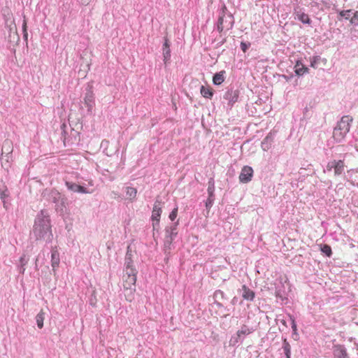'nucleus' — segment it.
<instances>
[{"mask_svg":"<svg viewBox=\"0 0 358 358\" xmlns=\"http://www.w3.org/2000/svg\"><path fill=\"white\" fill-rule=\"evenodd\" d=\"M33 234L36 240L50 243L52 240L50 216L47 210H42L37 215L33 228Z\"/></svg>","mask_w":358,"mask_h":358,"instance_id":"nucleus-1","label":"nucleus"},{"mask_svg":"<svg viewBox=\"0 0 358 358\" xmlns=\"http://www.w3.org/2000/svg\"><path fill=\"white\" fill-rule=\"evenodd\" d=\"M234 24V20L232 14L227 13L226 6L223 5L217 22V30L219 33H222L224 29L229 30L233 28Z\"/></svg>","mask_w":358,"mask_h":358,"instance_id":"nucleus-2","label":"nucleus"},{"mask_svg":"<svg viewBox=\"0 0 358 358\" xmlns=\"http://www.w3.org/2000/svg\"><path fill=\"white\" fill-rule=\"evenodd\" d=\"M352 121V118L349 115H346L343 116L341 121L338 122L333 133V136L336 141H341L349 132L350 128V123Z\"/></svg>","mask_w":358,"mask_h":358,"instance_id":"nucleus-3","label":"nucleus"},{"mask_svg":"<svg viewBox=\"0 0 358 358\" xmlns=\"http://www.w3.org/2000/svg\"><path fill=\"white\" fill-rule=\"evenodd\" d=\"M43 197L55 203V209L57 211L63 212L65 208V202L64 198L62 197L61 194L55 189H45L43 194Z\"/></svg>","mask_w":358,"mask_h":358,"instance_id":"nucleus-4","label":"nucleus"},{"mask_svg":"<svg viewBox=\"0 0 358 358\" xmlns=\"http://www.w3.org/2000/svg\"><path fill=\"white\" fill-rule=\"evenodd\" d=\"M178 221L171 224L165 228V238L164 243V248L165 252L169 251L171 248V244L178 234Z\"/></svg>","mask_w":358,"mask_h":358,"instance_id":"nucleus-5","label":"nucleus"},{"mask_svg":"<svg viewBox=\"0 0 358 358\" xmlns=\"http://www.w3.org/2000/svg\"><path fill=\"white\" fill-rule=\"evenodd\" d=\"M66 124H62L61 125V129H62V134L64 137L63 141L64 145H72L74 144H78V143L80 141V136L79 133L74 129H71V136L66 137V135L67 134V131L66 130Z\"/></svg>","mask_w":358,"mask_h":358,"instance_id":"nucleus-6","label":"nucleus"},{"mask_svg":"<svg viewBox=\"0 0 358 358\" xmlns=\"http://www.w3.org/2000/svg\"><path fill=\"white\" fill-rule=\"evenodd\" d=\"M345 165L343 160H332L328 162L327 165V170L331 171L332 169L334 171L336 176L341 175L345 169Z\"/></svg>","mask_w":358,"mask_h":358,"instance_id":"nucleus-7","label":"nucleus"},{"mask_svg":"<svg viewBox=\"0 0 358 358\" xmlns=\"http://www.w3.org/2000/svg\"><path fill=\"white\" fill-rule=\"evenodd\" d=\"M136 276L135 275H123V287L124 289L129 291L131 294L136 289Z\"/></svg>","mask_w":358,"mask_h":358,"instance_id":"nucleus-8","label":"nucleus"},{"mask_svg":"<svg viewBox=\"0 0 358 358\" xmlns=\"http://www.w3.org/2000/svg\"><path fill=\"white\" fill-rule=\"evenodd\" d=\"M253 170L250 166H245L240 173L239 180L241 182L247 183L252 179Z\"/></svg>","mask_w":358,"mask_h":358,"instance_id":"nucleus-9","label":"nucleus"},{"mask_svg":"<svg viewBox=\"0 0 358 358\" xmlns=\"http://www.w3.org/2000/svg\"><path fill=\"white\" fill-rule=\"evenodd\" d=\"M84 103L85 105L87 107V110L89 112H92L94 106V97L91 89L87 90L84 98Z\"/></svg>","mask_w":358,"mask_h":358,"instance_id":"nucleus-10","label":"nucleus"},{"mask_svg":"<svg viewBox=\"0 0 358 358\" xmlns=\"http://www.w3.org/2000/svg\"><path fill=\"white\" fill-rule=\"evenodd\" d=\"M66 186L67 187L68 189L73 192H79L83 194H88L90 192L83 186H81L80 185H78L76 183L66 181L65 182Z\"/></svg>","mask_w":358,"mask_h":358,"instance_id":"nucleus-11","label":"nucleus"},{"mask_svg":"<svg viewBox=\"0 0 358 358\" xmlns=\"http://www.w3.org/2000/svg\"><path fill=\"white\" fill-rule=\"evenodd\" d=\"M334 355L336 358H349L345 348L341 345L334 347Z\"/></svg>","mask_w":358,"mask_h":358,"instance_id":"nucleus-12","label":"nucleus"},{"mask_svg":"<svg viewBox=\"0 0 358 358\" xmlns=\"http://www.w3.org/2000/svg\"><path fill=\"white\" fill-rule=\"evenodd\" d=\"M162 213V201L156 199L152 212V220H160Z\"/></svg>","mask_w":358,"mask_h":358,"instance_id":"nucleus-13","label":"nucleus"},{"mask_svg":"<svg viewBox=\"0 0 358 358\" xmlns=\"http://www.w3.org/2000/svg\"><path fill=\"white\" fill-rule=\"evenodd\" d=\"M60 262L59 254L56 248H52L51 251V265L52 267V270L59 266Z\"/></svg>","mask_w":358,"mask_h":358,"instance_id":"nucleus-14","label":"nucleus"},{"mask_svg":"<svg viewBox=\"0 0 358 358\" xmlns=\"http://www.w3.org/2000/svg\"><path fill=\"white\" fill-rule=\"evenodd\" d=\"M242 296L244 299L250 301H253L255 296V294L252 290L250 289L246 285H244L242 286Z\"/></svg>","mask_w":358,"mask_h":358,"instance_id":"nucleus-15","label":"nucleus"},{"mask_svg":"<svg viewBox=\"0 0 358 358\" xmlns=\"http://www.w3.org/2000/svg\"><path fill=\"white\" fill-rule=\"evenodd\" d=\"M163 55H164V61L166 62L171 57V50L169 48V43L167 38L164 39V43L163 45Z\"/></svg>","mask_w":358,"mask_h":358,"instance_id":"nucleus-16","label":"nucleus"},{"mask_svg":"<svg viewBox=\"0 0 358 358\" xmlns=\"http://www.w3.org/2000/svg\"><path fill=\"white\" fill-rule=\"evenodd\" d=\"M294 69V71L298 76H303L305 73L308 72V68L303 65L300 62H296Z\"/></svg>","mask_w":358,"mask_h":358,"instance_id":"nucleus-17","label":"nucleus"},{"mask_svg":"<svg viewBox=\"0 0 358 358\" xmlns=\"http://www.w3.org/2000/svg\"><path fill=\"white\" fill-rule=\"evenodd\" d=\"M224 99L226 100H229V102L231 104L235 103L237 101L238 95L236 92L232 90H228L224 95Z\"/></svg>","mask_w":358,"mask_h":358,"instance_id":"nucleus-18","label":"nucleus"},{"mask_svg":"<svg viewBox=\"0 0 358 358\" xmlns=\"http://www.w3.org/2000/svg\"><path fill=\"white\" fill-rule=\"evenodd\" d=\"M224 73H225L224 71H220L219 73H215L213 76V82L214 85H219L222 84L224 82Z\"/></svg>","mask_w":358,"mask_h":358,"instance_id":"nucleus-19","label":"nucleus"},{"mask_svg":"<svg viewBox=\"0 0 358 358\" xmlns=\"http://www.w3.org/2000/svg\"><path fill=\"white\" fill-rule=\"evenodd\" d=\"M296 15V18L299 20L303 24H310V20L309 18V16L301 11H297L295 13Z\"/></svg>","mask_w":358,"mask_h":358,"instance_id":"nucleus-20","label":"nucleus"},{"mask_svg":"<svg viewBox=\"0 0 358 358\" xmlns=\"http://www.w3.org/2000/svg\"><path fill=\"white\" fill-rule=\"evenodd\" d=\"M137 194V190L136 188L131 187H126V195L128 199L133 201L135 199Z\"/></svg>","mask_w":358,"mask_h":358,"instance_id":"nucleus-21","label":"nucleus"},{"mask_svg":"<svg viewBox=\"0 0 358 358\" xmlns=\"http://www.w3.org/2000/svg\"><path fill=\"white\" fill-rule=\"evenodd\" d=\"M252 332V329H250L246 325H243L240 330H238L236 333L240 336L241 338L243 339L244 336L249 335Z\"/></svg>","mask_w":358,"mask_h":358,"instance_id":"nucleus-22","label":"nucleus"},{"mask_svg":"<svg viewBox=\"0 0 358 358\" xmlns=\"http://www.w3.org/2000/svg\"><path fill=\"white\" fill-rule=\"evenodd\" d=\"M200 92L201 95L208 99H210L213 96V92L210 89L206 88L205 86L201 85L200 87Z\"/></svg>","mask_w":358,"mask_h":358,"instance_id":"nucleus-23","label":"nucleus"},{"mask_svg":"<svg viewBox=\"0 0 358 358\" xmlns=\"http://www.w3.org/2000/svg\"><path fill=\"white\" fill-rule=\"evenodd\" d=\"M282 348H283L285 357L287 358L291 357V345H289V342L287 341L286 338H284V340H283Z\"/></svg>","mask_w":358,"mask_h":358,"instance_id":"nucleus-24","label":"nucleus"},{"mask_svg":"<svg viewBox=\"0 0 358 358\" xmlns=\"http://www.w3.org/2000/svg\"><path fill=\"white\" fill-rule=\"evenodd\" d=\"M44 315L45 313L41 310L36 317V324L39 329H42L43 327Z\"/></svg>","mask_w":358,"mask_h":358,"instance_id":"nucleus-25","label":"nucleus"},{"mask_svg":"<svg viewBox=\"0 0 358 358\" xmlns=\"http://www.w3.org/2000/svg\"><path fill=\"white\" fill-rule=\"evenodd\" d=\"M271 141V137L268 135L262 142V148L265 151L268 150L270 148Z\"/></svg>","mask_w":358,"mask_h":358,"instance_id":"nucleus-26","label":"nucleus"},{"mask_svg":"<svg viewBox=\"0 0 358 358\" xmlns=\"http://www.w3.org/2000/svg\"><path fill=\"white\" fill-rule=\"evenodd\" d=\"M214 180L213 178H210V180L208 181V195L210 196L211 197L214 196Z\"/></svg>","mask_w":358,"mask_h":358,"instance_id":"nucleus-27","label":"nucleus"},{"mask_svg":"<svg viewBox=\"0 0 358 358\" xmlns=\"http://www.w3.org/2000/svg\"><path fill=\"white\" fill-rule=\"evenodd\" d=\"M243 338L240 337V336L236 333V335L231 336L229 343L230 345L234 346L239 342H242Z\"/></svg>","mask_w":358,"mask_h":358,"instance_id":"nucleus-28","label":"nucleus"},{"mask_svg":"<svg viewBox=\"0 0 358 358\" xmlns=\"http://www.w3.org/2000/svg\"><path fill=\"white\" fill-rule=\"evenodd\" d=\"M133 255L131 253L126 254L125 256V267L133 266Z\"/></svg>","mask_w":358,"mask_h":358,"instance_id":"nucleus-29","label":"nucleus"},{"mask_svg":"<svg viewBox=\"0 0 358 358\" xmlns=\"http://www.w3.org/2000/svg\"><path fill=\"white\" fill-rule=\"evenodd\" d=\"M321 250L323 253H324L327 257H331L332 252L331 248L328 245H323L321 248Z\"/></svg>","mask_w":358,"mask_h":358,"instance_id":"nucleus-30","label":"nucleus"},{"mask_svg":"<svg viewBox=\"0 0 358 358\" xmlns=\"http://www.w3.org/2000/svg\"><path fill=\"white\" fill-rule=\"evenodd\" d=\"M125 273L124 275H135L136 276L137 271L134 266H129L125 268Z\"/></svg>","mask_w":358,"mask_h":358,"instance_id":"nucleus-31","label":"nucleus"},{"mask_svg":"<svg viewBox=\"0 0 358 358\" xmlns=\"http://www.w3.org/2000/svg\"><path fill=\"white\" fill-rule=\"evenodd\" d=\"M9 195L8 192V190L7 189H6L5 190L3 191H1V194H0V199L3 201V206L4 208H7V206H6V201H5V199L6 197H8Z\"/></svg>","mask_w":358,"mask_h":358,"instance_id":"nucleus-32","label":"nucleus"},{"mask_svg":"<svg viewBox=\"0 0 358 358\" xmlns=\"http://www.w3.org/2000/svg\"><path fill=\"white\" fill-rule=\"evenodd\" d=\"M4 152H7L8 154H9L11 152V150H10V142L9 141H6L3 143V153Z\"/></svg>","mask_w":358,"mask_h":358,"instance_id":"nucleus-33","label":"nucleus"},{"mask_svg":"<svg viewBox=\"0 0 358 358\" xmlns=\"http://www.w3.org/2000/svg\"><path fill=\"white\" fill-rule=\"evenodd\" d=\"M351 10H341L339 12V15L344 17L345 20L350 19Z\"/></svg>","mask_w":358,"mask_h":358,"instance_id":"nucleus-34","label":"nucleus"},{"mask_svg":"<svg viewBox=\"0 0 358 358\" xmlns=\"http://www.w3.org/2000/svg\"><path fill=\"white\" fill-rule=\"evenodd\" d=\"M350 22L352 24L358 25V11L354 13L352 17L350 19Z\"/></svg>","mask_w":358,"mask_h":358,"instance_id":"nucleus-35","label":"nucleus"},{"mask_svg":"<svg viewBox=\"0 0 358 358\" xmlns=\"http://www.w3.org/2000/svg\"><path fill=\"white\" fill-rule=\"evenodd\" d=\"M177 214H178V207L173 208V210L171 212V213L169 215V219L171 221H173L176 218Z\"/></svg>","mask_w":358,"mask_h":358,"instance_id":"nucleus-36","label":"nucleus"},{"mask_svg":"<svg viewBox=\"0 0 358 358\" xmlns=\"http://www.w3.org/2000/svg\"><path fill=\"white\" fill-rule=\"evenodd\" d=\"M250 43L241 42V48L243 52H245L247 50L250 48Z\"/></svg>","mask_w":358,"mask_h":358,"instance_id":"nucleus-37","label":"nucleus"},{"mask_svg":"<svg viewBox=\"0 0 358 358\" xmlns=\"http://www.w3.org/2000/svg\"><path fill=\"white\" fill-rule=\"evenodd\" d=\"M213 201H214V196L211 197L210 196H209L207 201H206V207L207 208H210L213 205Z\"/></svg>","mask_w":358,"mask_h":358,"instance_id":"nucleus-38","label":"nucleus"},{"mask_svg":"<svg viewBox=\"0 0 358 358\" xmlns=\"http://www.w3.org/2000/svg\"><path fill=\"white\" fill-rule=\"evenodd\" d=\"M159 220H152V227L154 231H158L159 228Z\"/></svg>","mask_w":358,"mask_h":358,"instance_id":"nucleus-39","label":"nucleus"},{"mask_svg":"<svg viewBox=\"0 0 358 358\" xmlns=\"http://www.w3.org/2000/svg\"><path fill=\"white\" fill-rule=\"evenodd\" d=\"M28 262V259L26 257L25 255H23L20 257V266L22 267L24 266Z\"/></svg>","mask_w":358,"mask_h":358,"instance_id":"nucleus-40","label":"nucleus"},{"mask_svg":"<svg viewBox=\"0 0 358 358\" xmlns=\"http://www.w3.org/2000/svg\"><path fill=\"white\" fill-rule=\"evenodd\" d=\"M289 317H290V320L292 321V329L294 332H296V324L295 322V320H294V318L292 316H289Z\"/></svg>","mask_w":358,"mask_h":358,"instance_id":"nucleus-41","label":"nucleus"},{"mask_svg":"<svg viewBox=\"0 0 358 358\" xmlns=\"http://www.w3.org/2000/svg\"><path fill=\"white\" fill-rule=\"evenodd\" d=\"M223 296H224L223 292H222L221 290L215 291V292L214 294V297L215 298H219V297L223 298Z\"/></svg>","mask_w":358,"mask_h":358,"instance_id":"nucleus-42","label":"nucleus"},{"mask_svg":"<svg viewBox=\"0 0 358 358\" xmlns=\"http://www.w3.org/2000/svg\"><path fill=\"white\" fill-rule=\"evenodd\" d=\"M108 144V141H103L101 143V148H103L106 149Z\"/></svg>","mask_w":358,"mask_h":358,"instance_id":"nucleus-43","label":"nucleus"},{"mask_svg":"<svg viewBox=\"0 0 358 358\" xmlns=\"http://www.w3.org/2000/svg\"><path fill=\"white\" fill-rule=\"evenodd\" d=\"M225 42H226V38H222L221 41L217 42V47L222 46Z\"/></svg>","mask_w":358,"mask_h":358,"instance_id":"nucleus-44","label":"nucleus"},{"mask_svg":"<svg viewBox=\"0 0 358 358\" xmlns=\"http://www.w3.org/2000/svg\"><path fill=\"white\" fill-rule=\"evenodd\" d=\"M90 0H80V3L83 5H87Z\"/></svg>","mask_w":358,"mask_h":358,"instance_id":"nucleus-45","label":"nucleus"},{"mask_svg":"<svg viewBox=\"0 0 358 358\" xmlns=\"http://www.w3.org/2000/svg\"><path fill=\"white\" fill-rule=\"evenodd\" d=\"M276 296H277V297H280V298H281V299H283V297H284V296H282V294L280 293V291H277V292H276Z\"/></svg>","mask_w":358,"mask_h":358,"instance_id":"nucleus-46","label":"nucleus"},{"mask_svg":"<svg viewBox=\"0 0 358 358\" xmlns=\"http://www.w3.org/2000/svg\"><path fill=\"white\" fill-rule=\"evenodd\" d=\"M24 271H25V268H24V266H23V267H22V266H20V273H24Z\"/></svg>","mask_w":358,"mask_h":358,"instance_id":"nucleus-47","label":"nucleus"},{"mask_svg":"<svg viewBox=\"0 0 358 358\" xmlns=\"http://www.w3.org/2000/svg\"><path fill=\"white\" fill-rule=\"evenodd\" d=\"M129 253H131V254H132V252H131V247H130V246H128V247H127V253H126V254H129Z\"/></svg>","mask_w":358,"mask_h":358,"instance_id":"nucleus-48","label":"nucleus"},{"mask_svg":"<svg viewBox=\"0 0 358 358\" xmlns=\"http://www.w3.org/2000/svg\"><path fill=\"white\" fill-rule=\"evenodd\" d=\"M215 304H216V305H217V307H219V308H221V307H222V306H222V304L221 303H220V302H215Z\"/></svg>","mask_w":358,"mask_h":358,"instance_id":"nucleus-49","label":"nucleus"},{"mask_svg":"<svg viewBox=\"0 0 358 358\" xmlns=\"http://www.w3.org/2000/svg\"><path fill=\"white\" fill-rule=\"evenodd\" d=\"M94 301H96L95 299H94ZM90 304L91 305H94L95 304V302L94 301V299L92 298L90 299Z\"/></svg>","mask_w":358,"mask_h":358,"instance_id":"nucleus-50","label":"nucleus"},{"mask_svg":"<svg viewBox=\"0 0 358 358\" xmlns=\"http://www.w3.org/2000/svg\"><path fill=\"white\" fill-rule=\"evenodd\" d=\"M26 27H27L26 22H25V21H24V23H23V29H24V31H25V30H26Z\"/></svg>","mask_w":358,"mask_h":358,"instance_id":"nucleus-51","label":"nucleus"},{"mask_svg":"<svg viewBox=\"0 0 358 358\" xmlns=\"http://www.w3.org/2000/svg\"><path fill=\"white\" fill-rule=\"evenodd\" d=\"M104 152H105V153L106 154V155H107V156H110V155H111V154H110V153H109V152H106V151H104Z\"/></svg>","mask_w":358,"mask_h":358,"instance_id":"nucleus-52","label":"nucleus"},{"mask_svg":"<svg viewBox=\"0 0 358 358\" xmlns=\"http://www.w3.org/2000/svg\"><path fill=\"white\" fill-rule=\"evenodd\" d=\"M38 259H36V266H37Z\"/></svg>","mask_w":358,"mask_h":358,"instance_id":"nucleus-53","label":"nucleus"},{"mask_svg":"<svg viewBox=\"0 0 358 358\" xmlns=\"http://www.w3.org/2000/svg\"><path fill=\"white\" fill-rule=\"evenodd\" d=\"M286 358H287V357H286ZM289 358H291V357H289Z\"/></svg>","mask_w":358,"mask_h":358,"instance_id":"nucleus-54","label":"nucleus"}]
</instances>
